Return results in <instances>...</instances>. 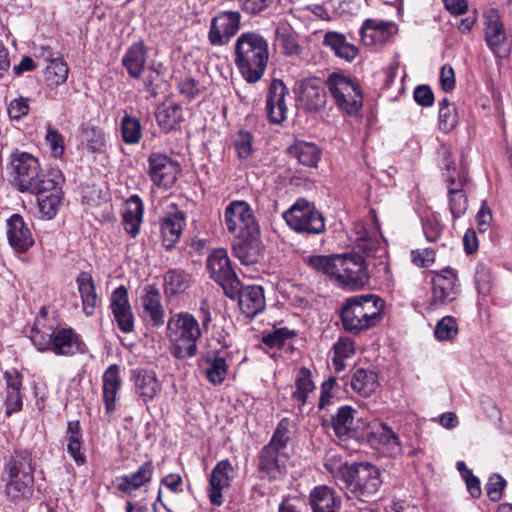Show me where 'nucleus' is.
<instances>
[{
    "label": "nucleus",
    "mask_w": 512,
    "mask_h": 512,
    "mask_svg": "<svg viewBox=\"0 0 512 512\" xmlns=\"http://www.w3.org/2000/svg\"><path fill=\"white\" fill-rule=\"evenodd\" d=\"M121 132L125 143H138L142 135L140 122L126 114L121 120Z\"/></svg>",
    "instance_id": "obj_52"
},
{
    "label": "nucleus",
    "mask_w": 512,
    "mask_h": 512,
    "mask_svg": "<svg viewBox=\"0 0 512 512\" xmlns=\"http://www.w3.org/2000/svg\"><path fill=\"white\" fill-rule=\"evenodd\" d=\"M155 116L159 127L165 133L176 129L183 119L181 106L172 100L161 103L157 107Z\"/></svg>",
    "instance_id": "obj_31"
},
{
    "label": "nucleus",
    "mask_w": 512,
    "mask_h": 512,
    "mask_svg": "<svg viewBox=\"0 0 512 512\" xmlns=\"http://www.w3.org/2000/svg\"><path fill=\"white\" fill-rule=\"evenodd\" d=\"M506 480L499 474L490 476L486 484V492L490 500L497 502L502 498L503 490L506 487Z\"/></svg>",
    "instance_id": "obj_60"
},
{
    "label": "nucleus",
    "mask_w": 512,
    "mask_h": 512,
    "mask_svg": "<svg viewBox=\"0 0 512 512\" xmlns=\"http://www.w3.org/2000/svg\"><path fill=\"white\" fill-rule=\"evenodd\" d=\"M233 472V466L228 459L219 461L212 469L208 477V497L213 505L223 504V492L230 488Z\"/></svg>",
    "instance_id": "obj_17"
},
{
    "label": "nucleus",
    "mask_w": 512,
    "mask_h": 512,
    "mask_svg": "<svg viewBox=\"0 0 512 512\" xmlns=\"http://www.w3.org/2000/svg\"><path fill=\"white\" fill-rule=\"evenodd\" d=\"M6 497L14 502L27 501L33 494L34 466L27 450H15L5 465Z\"/></svg>",
    "instance_id": "obj_5"
},
{
    "label": "nucleus",
    "mask_w": 512,
    "mask_h": 512,
    "mask_svg": "<svg viewBox=\"0 0 512 512\" xmlns=\"http://www.w3.org/2000/svg\"><path fill=\"white\" fill-rule=\"evenodd\" d=\"M445 182L448 189V195H456L466 193V187L468 186L469 179L464 171L457 173V175L451 174L450 165H447Z\"/></svg>",
    "instance_id": "obj_55"
},
{
    "label": "nucleus",
    "mask_w": 512,
    "mask_h": 512,
    "mask_svg": "<svg viewBox=\"0 0 512 512\" xmlns=\"http://www.w3.org/2000/svg\"><path fill=\"white\" fill-rule=\"evenodd\" d=\"M178 90L188 100H194L200 96L204 87L193 78H185L178 83Z\"/></svg>",
    "instance_id": "obj_63"
},
{
    "label": "nucleus",
    "mask_w": 512,
    "mask_h": 512,
    "mask_svg": "<svg viewBox=\"0 0 512 512\" xmlns=\"http://www.w3.org/2000/svg\"><path fill=\"white\" fill-rule=\"evenodd\" d=\"M66 439L68 442L67 449L71 457L76 461L77 464H83L85 462V456L81 452L82 433L78 420L68 422Z\"/></svg>",
    "instance_id": "obj_43"
},
{
    "label": "nucleus",
    "mask_w": 512,
    "mask_h": 512,
    "mask_svg": "<svg viewBox=\"0 0 512 512\" xmlns=\"http://www.w3.org/2000/svg\"><path fill=\"white\" fill-rule=\"evenodd\" d=\"M324 467L337 480L343 482L346 469L351 467L343 457L334 451H329L324 460Z\"/></svg>",
    "instance_id": "obj_51"
},
{
    "label": "nucleus",
    "mask_w": 512,
    "mask_h": 512,
    "mask_svg": "<svg viewBox=\"0 0 512 512\" xmlns=\"http://www.w3.org/2000/svg\"><path fill=\"white\" fill-rule=\"evenodd\" d=\"M62 182L60 171L53 170L46 182L39 187V191L31 192L37 196L39 212L45 219H52L57 214L63 197Z\"/></svg>",
    "instance_id": "obj_13"
},
{
    "label": "nucleus",
    "mask_w": 512,
    "mask_h": 512,
    "mask_svg": "<svg viewBox=\"0 0 512 512\" xmlns=\"http://www.w3.org/2000/svg\"><path fill=\"white\" fill-rule=\"evenodd\" d=\"M442 230L443 226L435 214L426 217L423 221V231L429 242H436L441 236Z\"/></svg>",
    "instance_id": "obj_61"
},
{
    "label": "nucleus",
    "mask_w": 512,
    "mask_h": 512,
    "mask_svg": "<svg viewBox=\"0 0 512 512\" xmlns=\"http://www.w3.org/2000/svg\"><path fill=\"white\" fill-rule=\"evenodd\" d=\"M153 464L151 461L144 462L136 472L120 478L118 489L128 495L150 482L153 476Z\"/></svg>",
    "instance_id": "obj_33"
},
{
    "label": "nucleus",
    "mask_w": 512,
    "mask_h": 512,
    "mask_svg": "<svg viewBox=\"0 0 512 512\" xmlns=\"http://www.w3.org/2000/svg\"><path fill=\"white\" fill-rule=\"evenodd\" d=\"M207 268L211 278L224 289L228 297L233 298L239 290L240 280L231 266L226 250H214L207 259Z\"/></svg>",
    "instance_id": "obj_11"
},
{
    "label": "nucleus",
    "mask_w": 512,
    "mask_h": 512,
    "mask_svg": "<svg viewBox=\"0 0 512 512\" xmlns=\"http://www.w3.org/2000/svg\"><path fill=\"white\" fill-rule=\"evenodd\" d=\"M120 387V369L118 365L113 364L103 374V401L107 414L116 410V396Z\"/></svg>",
    "instance_id": "obj_29"
},
{
    "label": "nucleus",
    "mask_w": 512,
    "mask_h": 512,
    "mask_svg": "<svg viewBox=\"0 0 512 512\" xmlns=\"http://www.w3.org/2000/svg\"><path fill=\"white\" fill-rule=\"evenodd\" d=\"M396 30L395 23L391 21L367 19L360 30L361 40L366 46L382 44L388 41Z\"/></svg>",
    "instance_id": "obj_20"
},
{
    "label": "nucleus",
    "mask_w": 512,
    "mask_h": 512,
    "mask_svg": "<svg viewBox=\"0 0 512 512\" xmlns=\"http://www.w3.org/2000/svg\"><path fill=\"white\" fill-rule=\"evenodd\" d=\"M28 98L20 96L13 99L8 105V115L11 120L19 121L25 117L30 110Z\"/></svg>",
    "instance_id": "obj_62"
},
{
    "label": "nucleus",
    "mask_w": 512,
    "mask_h": 512,
    "mask_svg": "<svg viewBox=\"0 0 512 512\" xmlns=\"http://www.w3.org/2000/svg\"><path fill=\"white\" fill-rule=\"evenodd\" d=\"M232 250L234 256L243 265L250 266L260 262L264 256L260 231L236 237Z\"/></svg>",
    "instance_id": "obj_18"
},
{
    "label": "nucleus",
    "mask_w": 512,
    "mask_h": 512,
    "mask_svg": "<svg viewBox=\"0 0 512 512\" xmlns=\"http://www.w3.org/2000/svg\"><path fill=\"white\" fill-rule=\"evenodd\" d=\"M76 282L82 300L83 312L87 316L94 315L96 309V291L92 274L83 271L77 276Z\"/></svg>",
    "instance_id": "obj_37"
},
{
    "label": "nucleus",
    "mask_w": 512,
    "mask_h": 512,
    "mask_svg": "<svg viewBox=\"0 0 512 512\" xmlns=\"http://www.w3.org/2000/svg\"><path fill=\"white\" fill-rule=\"evenodd\" d=\"M468 197L466 193L448 195L449 211L452 215L453 221L463 217L468 209Z\"/></svg>",
    "instance_id": "obj_57"
},
{
    "label": "nucleus",
    "mask_w": 512,
    "mask_h": 512,
    "mask_svg": "<svg viewBox=\"0 0 512 512\" xmlns=\"http://www.w3.org/2000/svg\"><path fill=\"white\" fill-rule=\"evenodd\" d=\"M379 386L378 376L375 372L364 368H357L352 374L351 387L362 397H369Z\"/></svg>",
    "instance_id": "obj_39"
},
{
    "label": "nucleus",
    "mask_w": 512,
    "mask_h": 512,
    "mask_svg": "<svg viewBox=\"0 0 512 512\" xmlns=\"http://www.w3.org/2000/svg\"><path fill=\"white\" fill-rule=\"evenodd\" d=\"M432 296L429 303L431 309H437L455 301L460 294V283L457 272L446 267L439 271H431Z\"/></svg>",
    "instance_id": "obj_10"
},
{
    "label": "nucleus",
    "mask_w": 512,
    "mask_h": 512,
    "mask_svg": "<svg viewBox=\"0 0 512 512\" xmlns=\"http://www.w3.org/2000/svg\"><path fill=\"white\" fill-rule=\"evenodd\" d=\"M144 313L150 318L154 326H161L164 323V308L161 304L159 289L153 285H146L140 297Z\"/></svg>",
    "instance_id": "obj_27"
},
{
    "label": "nucleus",
    "mask_w": 512,
    "mask_h": 512,
    "mask_svg": "<svg viewBox=\"0 0 512 512\" xmlns=\"http://www.w3.org/2000/svg\"><path fill=\"white\" fill-rule=\"evenodd\" d=\"M276 38L284 55L292 57L299 56L301 54L302 48L298 43L297 36L290 28H277Z\"/></svg>",
    "instance_id": "obj_49"
},
{
    "label": "nucleus",
    "mask_w": 512,
    "mask_h": 512,
    "mask_svg": "<svg viewBox=\"0 0 512 512\" xmlns=\"http://www.w3.org/2000/svg\"><path fill=\"white\" fill-rule=\"evenodd\" d=\"M384 306V300L375 294L347 298L340 309L344 330L359 334L375 327L383 319Z\"/></svg>",
    "instance_id": "obj_3"
},
{
    "label": "nucleus",
    "mask_w": 512,
    "mask_h": 512,
    "mask_svg": "<svg viewBox=\"0 0 512 512\" xmlns=\"http://www.w3.org/2000/svg\"><path fill=\"white\" fill-rule=\"evenodd\" d=\"M289 90L280 79H273L269 84L266 97V113L269 121L280 124L287 118Z\"/></svg>",
    "instance_id": "obj_16"
},
{
    "label": "nucleus",
    "mask_w": 512,
    "mask_h": 512,
    "mask_svg": "<svg viewBox=\"0 0 512 512\" xmlns=\"http://www.w3.org/2000/svg\"><path fill=\"white\" fill-rule=\"evenodd\" d=\"M332 363L336 372L345 369V360L355 354V344L349 337H340L333 345Z\"/></svg>",
    "instance_id": "obj_46"
},
{
    "label": "nucleus",
    "mask_w": 512,
    "mask_h": 512,
    "mask_svg": "<svg viewBox=\"0 0 512 512\" xmlns=\"http://www.w3.org/2000/svg\"><path fill=\"white\" fill-rule=\"evenodd\" d=\"M309 504L313 512H339L341 500L332 488L319 485L311 490Z\"/></svg>",
    "instance_id": "obj_25"
},
{
    "label": "nucleus",
    "mask_w": 512,
    "mask_h": 512,
    "mask_svg": "<svg viewBox=\"0 0 512 512\" xmlns=\"http://www.w3.org/2000/svg\"><path fill=\"white\" fill-rule=\"evenodd\" d=\"M147 161L148 175L154 185L159 188L169 189L175 184L180 171L177 161L159 152H152Z\"/></svg>",
    "instance_id": "obj_14"
},
{
    "label": "nucleus",
    "mask_w": 512,
    "mask_h": 512,
    "mask_svg": "<svg viewBox=\"0 0 512 512\" xmlns=\"http://www.w3.org/2000/svg\"><path fill=\"white\" fill-rule=\"evenodd\" d=\"M269 60L268 41L259 33H242L234 44V63L248 83H256L263 77Z\"/></svg>",
    "instance_id": "obj_2"
},
{
    "label": "nucleus",
    "mask_w": 512,
    "mask_h": 512,
    "mask_svg": "<svg viewBox=\"0 0 512 512\" xmlns=\"http://www.w3.org/2000/svg\"><path fill=\"white\" fill-rule=\"evenodd\" d=\"M475 284L479 295L488 296L493 287L491 269L485 265H479L475 273Z\"/></svg>",
    "instance_id": "obj_53"
},
{
    "label": "nucleus",
    "mask_w": 512,
    "mask_h": 512,
    "mask_svg": "<svg viewBox=\"0 0 512 512\" xmlns=\"http://www.w3.org/2000/svg\"><path fill=\"white\" fill-rule=\"evenodd\" d=\"M289 154L307 167H315L320 160V149L312 142L297 141L288 148Z\"/></svg>",
    "instance_id": "obj_40"
},
{
    "label": "nucleus",
    "mask_w": 512,
    "mask_h": 512,
    "mask_svg": "<svg viewBox=\"0 0 512 512\" xmlns=\"http://www.w3.org/2000/svg\"><path fill=\"white\" fill-rule=\"evenodd\" d=\"M323 45L329 47L338 58L347 62L353 61L359 53L358 48L348 42L345 35L334 31L325 33Z\"/></svg>",
    "instance_id": "obj_30"
},
{
    "label": "nucleus",
    "mask_w": 512,
    "mask_h": 512,
    "mask_svg": "<svg viewBox=\"0 0 512 512\" xmlns=\"http://www.w3.org/2000/svg\"><path fill=\"white\" fill-rule=\"evenodd\" d=\"M293 335V331L289 330L288 328H278L271 332L265 333L262 337V342L270 348H280Z\"/></svg>",
    "instance_id": "obj_56"
},
{
    "label": "nucleus",
    "mask_w": 512,
    "mask_h": 512,
    "mask_svg": "<svg viewBox=\"0 0 512 512\" xmlns=\"http://www.w3.org/2000/svg\"><path fill=\"white\" fill-rule=\"evenodd\" d=\"M315 390V384L311 377V371L302 367L297 372L295 378L294 390L291 394L292 400L296 403L299 409L308 402L309 395Z\"/></svg>",
    "instance_id": "obj_38"
},
{
    "label": "nucleus",
    "mask_w": 512,
    "mask_h": 512,
    "mask_svg": "<svg viewBox=\"0 0 512 512\" xmlns=\"http://www.w3.org/2000/svg\"><path fill=\"white\" fill-rule=\"evenodd\" d=\"M288 458L289 454L287 451H282L270 444H266L259 454L258 468L267 476L277 478L285 470Z\"/></svg>",
    "instance_id": "obj_23"
},
{
    "label": "nucleus",
    "mask_w": 512,
    "mask_h": 512,
    "mask_svg": "<svg viewBox=\"0 0 512 512\" xmlns=\"http://www.w3.org/2000/svg\"><path fill=\"white\" fill-rule=\"evenodd\" d=\"M381 471L369 462H355L346 469L341 488L360 501H367L382 485Z\"/></svg>",
    "instance_id": "obj_7"
},
{
    "label": "nucleus",
    "mask_w": 512,
    "mask_h": 512,
    "mask_svg": "<svg viewBox=\"0 0 512 512\" xmlns=\"http://www.w3.org/2000/svg\"><path fill=\"white\" fill-rule=\"evenodd\" d=\"M238 304L241 312L247 317L253 318L265 308L264 290L258 285H249L246 287L239 286Z\"/></svg>",
    "instance_id": "obj_24"
},
{
    "label": "nucleus",
    "mask_w": 512,
    "mask_h": 512,
    "mask_svg": "<svg viewBox=\"0 0 512 512\" xmlns=\"http://www.w3.org/2000/svg\"><path fill=\"white\" fill-rule=\"evenodd\" d=\"M375 433L378 435L379 441L386 445L387 448L391 451L400 449V441L398 435L387 424L380 423L379 428Z\"/></svg>",
    "instance_id": "obj_59"
},
{
    "label": "nucleus",
    "mask_w": 512,
    "mask_h": 512,
    "mask_svg": "<svg viewBox=\"0 0 512 512\" xmlns=\"http://www.w3.org/2000/svg\"><path fill=\"white\" fill-rule=\"evenodd\" d=\"M191 285V275L181 269H169L164 275V292L166 296L184 293Z\"/></svg>",
    "instance_id": "obj_41"
},
{
    "label": "nucleus",
    "mask_w": 512,
    "mask_h": 512,
    "mask_svg": "<svg viewBox=\"0 0 512 512\" xmlns=\"http://www.w3.org/2000/svg\"><path fill=\"white\" fill-rule=\"evenodd\" d=\"M316 271L332 277L337 284L347 290L363 288L369 281L366 262L358 254L314 255L308 259Z\"/></svg>",
    "instance_id": "obj_1"
},
{
    "label": "nucleus",
    "mask_w": 512,
    "mask_h": 512,
    "mask_svg": "<svg viewBox=\"0 0 512 512\" xmlns=\"http://www.w3.org/2000/svg\"><path fill=\"white\" fill-rule=\"evenodd\" d=\"M147 57V50L142 41L131 45L122 58V64L133 78H139Z\"/></svg>",
    "instance_id": "obj_36"
},
{
    "label": "nucleus",
    "mask_w": 512,
    "mask_h": 512,
    "mask_svg": "<svg viewBox=\"0 0 512 512\" xmlns=\"http://www.w3.org/2000/svg\"><path fill=\"white\" fill-rule=\"evenodd\" d=\"M131 381L134 384L135 393L144 404L152 401L161 391V384L153 371L134 369L131 371Z\"/></svg>",
    "instance_id": "obj_22"
},
{
    "label": "nucleus",
    "mask_w": 512,
    "mask_h": 512,
    "mask_svg": "<svg viewBox=\"0 0 512 512\" xmlns=\"http://www.w3.org/2000/svg\"><path fill=\"white\" fill-rule=\"evenodd\" d=\"M41 316L36 318L31 329L30 339L39 351L50 350L53 337L56 333L52 324H47L45 312L41 310Z\"/></svg>",
    "instance_id": "obj_34"
},
{
    "label": "nucleus",
    "mask_w": 512,
    "mask_h": 512,
    "mask_svg": "<svg viewBox=\"0 0 512 512\" xmlns=\"http://www.w3.org/2000/svg\"><path fill=\"white\" fill-rule=\"evenodd\" d=\"M119 329L124 333H130L134 329V315L131 306L113 311Z\"/></svg>",
    "instance_id": "obj_64"
},
{
    "label": "nucleus",
    "mask_w": 512,
    "mask_h": 512,
    "mask_svg": "<svg viewBox=\"0 0 512 512\" xmlns=\"http://www.w3.org/2000/svg\"><path fill=\"white\" fill-rule=\"evenodd\" d=\"M325 87L339 111L349 116H356L360 112L363 93L355 78L333 72L327 77Z\"/></svg>",
    "instance_id": "obj_6"
},
{
    "label": "nucleus",
    "mask_w": 512,
    "mask_h": 512,
    "mask_svg": "<svg viewBox=\"0 0 512 512\" xmlns=\"http://www.w3.org/2000/svg\"><path fill=\"white\" fill-rule=\"evenodd\" d=\"M79 343L77 335L72 329H60L56 331L50 350L56 355H73L78 351Z\"/></svg>",
    "instance_id": "obj_42"
},
{
    "label": "nucleus",
    "mask_w": 512,
    "mask_h": 512,
    "mask_svg": "<svg viewBox=\"0 0 512 512\" xmlns=\"http://www.w3.org/2000/svg\"><path fill=\"white\" fill-rule=\"evenodd\" d=\"M325 89L319 86L314 80H308L301 85L300 100L309 111H319L326 104Z\"/></svg>",
    "instance_id": "obj_35"
},
{
    "label": "nucleus",
    "mask_w": 512,
    "mask_h": 512,
    "mask_svg": "<svg viewBox=\"0 0 512 512\" xmlns=\"http://www.w3.org/2000/svg\"><path fill=\"white\" fill-rule=\"evenodd\" d=\"M203 360L208 365L206 377L213 384H221L227 375L226 360L216 353H208Z\"/></svg>",
    "instance_id": "obj_45"
},
{
    "label": "nucleus",
    "mask_w": 512,
    "mask_h": 512,
    "mask_svg": "<svg viewBox=\"0 0 512 512\" xmlns=\"http://www.w3.org/2000/svg\"><path fill=\"white\" fill-rule=\"evenodd\" d=\"M241 15L238 11H221L211 19L208 40L212 46H224L239 31Z\"/></svg>",
    "instance_id": "obj_15"
},
{
    "label": "nucleus",
    "mask_w": 512,
    "mask_h": 512,
    "mask_svg": "<svg viewBox=\"0 0 512 512\" xmlns=\"http://www.w3.org/2000/svg\"><path fill=\"white\" fill-rule=\"evenodd\" d=\"M458 333V326L455 318L452 316L443 317L435 327V337L439 341L452 340Z\"/></svg>",
    "instance_id": "obj_54"
},
{
    "label": "nucleus",
    "mask_w": 512,
    "mask_h": 512,
    "mask_svg": "<svg viewBox=\"0 0 512 512\" xmlns=\"http://www.w3.org/2000/svg\"><path fill=\"white\" fill-rule=\"evenodd\" d=\"M45 51L48 54L46 60L49 62L45 68L47 80L50 81L51 84L55 85L65 82L69 72L67 64L59 57L50 59L49 57L52 56V51L48 48L45 49Z\"/></svg>",
    "instance_id": "obj_48"
},
{
    "label": "nucleus",
    "mask_w": 512,
    "mask_h": 512,
    "mask_svg": "<svg viewBox=\"0 0 512 512\" xmlns=\"http://www.w3.org/2000/svg\"><path fill=\"white\" fill-rule=\"evenodd\" d=\"M224 223L228 232L236 237L260 230L251 206L240 200L232 201L225 208Z\"/></svg>",
    "instance_id": "obj_12"
},
{
    "label": "nucleus",
    "mask_w": 512,
    "mask_h": 512,
    "mask_svg": "<svg viewBox=\"0 0 512 512\" xmlns=\"http://www.w3.org/2000/svg\"><path fill=\"white\" fill-rule=\"evenodd\" d=\"M234 147L237 155L240 159H247L252 152V135L247 132L240 130L234 136Z\"/></svg>",
    "instance_id": "obj_58"
},
{
    "label": "nucleus",
    "mask_w": 512,
    "mask_h": 512,
    "mask_svg": "<svg viewBox=\"0 0 512 512\" xmlns=\"http://www.w3.org/2000/svg\"><path fill=\"white\" fill-rule=\"evenodd\" d=\"M185 217L182 212H175L166 216L161 222L162 243L167 249H171L180 239Z\"/></svg>",
    "instance_id": "obj_32"
},
{
    "label": "nucleus",
    "mask_w": 512,
    "mask_h": 512,
    "mask_svg": "<svg viewBox=\"0 0 512 512\" xmlns=\"http://www.w3.org/2000/svg\"><path fill=\"white\" fill-rule=\"evenodd\" d=\"M204 331L196 317L189 312H178L167 321L166 336L170 352L176 359L192 358L197 354V342Z\"/></svg>",
    "instance_id": "obj_4"
},
{
    "label": "nucleus",
    "mask_w": 512,
    "mask_h": 512,
    "mask_svg": "<svg viewBox=\"0 0 512 512\" xmlns=\"http://www.w3.org/2000/svg\"><path fill=\"white\" fill-rule=\"evenodd\" d=\"M7 378V391L5 398L6 415L18 412L22 408V397L20 395L21 382L18 376L5 374Z\"/></svg>",
    "instance_id": "obj_47"
},
{
    "label": "nucleus",
    "mask_w": 512,
    "mask_h": 512,
    "mask_svg": "<svg viewBox=\"0 0 512 512\" xmlns=\"http://www.w3.org/2000/svg\"><path fill=\"white\" fill-rule=\"evenodd\" d=\"M144 205L138 195L130 196L123 208V225L127 233L135 237L139 231L143 221Z\"/></svg>",
    "instance_id": "obj_28"
},
{
    "label": "nucleus",
    "mask_w": 512,
    "mask_h": 512,
    "mask_svg": "<svg viewBox=\"0 0 512 512\" xmlns=\"http://www.w3.org/2000/svg\"><path fill=\"white\" fill-rule=\"evenodd\" d=\"M355 410L350 406H341L331 417V424L335 436L340 441H346L357 436L354 423Z\"/></svg>",
    "instance_id": "obj_26"
},
{
    "label": "nucleus",
    "mask_w": 512,
    "mask_h": 512,
    "mask_svg": "<svg viewBox=\"0 0 512 512\" xmlns=\"http://www.w3.org/2000/svg\"><path fill=\"white\" fill-rule=\"evenodd\" d=\"M458 124L456 106L447 98L439 102V129L444 133L451 132Z\"/></svg>",
    "instance_id": "obj_50"
},
{
    "label": "nucleus",
    "mask_w": 512,
    "mask_h": 512,
    "mask_svg": "<svg viewBox=\"0 0 512 512\" xmlns=\"http://www.w3.org/2000/svg\"><path fill=\"white\" fill-rule=\"evenodd\" d=\"M296 424L290 418L284 417L282 418L275 430L274 433L268 442V444L272 445L275 448H278L282 451H286L289 442L292 439L293 432L295 430Z\"/></svg>",
    "instance_id": "obj_44"
},
{
    "label": "nucleus",
    "mask_w": 512,
    "mask_h": 512,
    "mask_svg": "<svg viewBox=\"0 0 512 512\" xmlns=\"http://www.w3.org/2000/svg\"><path fill=\"white\" fill-rule=\"evenodd\" d=\"M283 218L297 233L320 234L325 231L323 215L305 199H298L284 212Z\"/></svg>",
    "instance_id": "obj_9"
},
{
    "label": "nucleus",
    "mask_w": 512,
    "mask_h": 512,
    "mask_svg": "<svg viewBox=\"0 0 512 512\" xmlns=\"http://www.w3.org/2000/svg\"><path fill=\"white\" fill-rule=\"evenodd\" d=\"M484 38L488 47L500 54L507 41V32L499 12L490 8L483 13Z\"/></svg>",
    "instance_id": "obj_19"
},
{
    "label": "nucleus",
    "mask_w": 512,
    "mask_h": 512,
    "mask_svg": "<svg viewBox=\"0 0 512 512\" xmlns=\"http://www.w3.org/2000/svg\"><path fill=\"white\" fill-rule=\"evenodd\" d=\"M7 238L11 247L23 253L34 245L31 231L19 214H13L7 221Z\"/></svg>",
    "instance_id": "obj_21"
},
{
    "label": "nucleus",
    "mask_w": 512,
    "mask_h": 512,
    "mask_svg": "<svg viewBox=\"0 0 512 512\" xmlns=\"http://www.w3.org/2000/svg\"><path fill=\"white\" fill-rule=\"evenodd\" d=\"M13 185L19 192H38L51 172L45 174L39 160L30 153L17 151L11 155Z\"/></svg>",
    "instance_id": "obj_8"
}]
</instances>
